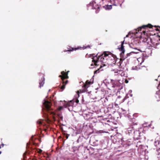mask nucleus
Masks as SVG:
<instances>
[{
	"mask_svg": "<svg viewBox=\"0 0 160 160\" xmlns=\"http://www.w3.org/2000/svg\"><path fill=\"white\" fill-rule=\"evenodd\" d=\"M153 27V26L150 24L143 25L137 29L134 33L135 34H139L138 37L143 38V41L144 42H146L152 47L156 48L158 45L157 41L154 38L152 39L149 37L151 34L150 32H148V28H151Z\"/></svg>",
	"mask_w": 160,
	"mask_h": 160,
	"instance_id": "f257e3e1",
	"label": "nucleus"
},
{
	"mask_svg": "<svg viewBox=\"0 0 160 160\" xmlns=\"http://www.w3.org/2000/svg\"><path fill=\"white\" fill-rule=\"evenodd\" d=\"M108 52H104L100 56H99L97 57V55L96 56L93 57L92 58V62H94V64L95 66L97 65V63L99 62V60L100 59V61H102V59H104V58H105L106 59H108V57L111 58V60H114V58L111 54H109Z\"/></svg>",
	"mask_w": 160,
	"mask_h": 160,
	"instance_id": "f03ea898",
	"label": "nucleus"
},
{
	"mask_svg": "<svg viewBox=\"0 0 160 160\" xmlns=\"http://www.w3.org/2000/svg\"><path fill=\"white\" fill-rule=\"evenodd\" d=\"M124 42V40L122 42L121 47L118 48V49H119V50L121 51V53L120 54L121 58L120 59L119 62H118V66L119 68H120L122 69H124V66L122 65V62L128 56H129L130 54V53L127 54V57H125V58L122 56V55L125 52V50L124 49V46H123Z\"/></svg>",
	"mask_w": 160,
	"mask_h": 160,
	"instance_id": "7ed1b4c3",
	"label": "nucleus"
},
{
	"mask_svg": "<svg viewBox=\"0 0 160 160\" xmlns=\"http://www.w3.org/2000/svg\"><path fill=\"white\" fill-rule=\"evenodd\" d=\"M69 72V71H68L66 72H65L64 71H62L61 72L62 75H60L59 76V77L61 78L62 81V85L61 87V89H62L63 90L65 88L66 84L68 83V80H65L68 78L69 77L68 76V74Z\"/></svg>",
	"mask_w": 160,
	"mask_h": 160,
	"instance_id": "20e7f679",
	"label": "nucleus"
},
{
	"mask_svg": "<svg viewBox=\"0 0 160 160\" xmlns=\"http://www.w3.org/2000/svg\"><path fill=\"white\" fill-rule=\"evenodd\" d=\"M137 125V123L136 122L134 124L133 123L132 124H131L130 126L131 128H128V131L129 133H132V132H133L134 134V138L137 139H138L140 137V135L139 132V131L137 130L135 131L134 129L135 128L133 126V125Z\"/></svg>",
	"mask_w": 160,
	"mask_h": 160,
	"instance_id": "39448f33",
	"label": "nucleus"
},
{
	"mask_svg": "<svg viewBox=\"0 0 160 160\" xmlns=\"http://www.w3.org/2000/svg\"><path fill=\"white\" fill-rule=\"evenodd\" d=\"M52 105L51 103L47 100H44V102H43V106L44 107L45 109L48 111H49L51 110V107Z\"/></svg>",
	"mask_w": 160,
	"mask_h": 160,
	"instance_id": "423d86ee",
	"label": "nucleus"
},
{
	"mask_svg": "<svg viewBox=\"0 0 160 160\" xmlns=\"http://www.w3.org/2000/svg\"><path fill=\"white\" fill-rule=\"evenodd\" d=\"M88 8L91 7L92 9H97L98 10L99 9V6L97 4L96 2L94 1H93L92 2H90L88 5Z\"/></svg>",
	"mask_w": 160,
	"mask_h": 160,
	"instance_id": "0eeeda50",
	"label": "nucleus"
},
{
	"mask_svg": "<svg viewBox=\"0 0 160 160\" xmlns=\"http://www.w3.org/2000/svg\"><path fill=\"white\" fill-rule=\"evenodd\" d=\"M92 84V82L90 81H89L88 80H87L85 83L83 85L82 87L83 88V89L82 90L83 92H85L87 91V89L89 87L90 85Z\"/></svg>",
	"mask_w": 160,
	"mask_h": 160,
	"instance_id": "6e6552de",
	"label": "nucleus"
},
{
	"mask_svg": "<svg viewBox=\"0 0 160 160\" xmlns=\"http://www.w3.org/2000/svg\"><path fill=\"white\" fill-rule=\"evenodd\" d=\"M44 78H42L41 79V80L39 82V87L41 88L42 87L44 83Z\"/></svg>",
	"mask_w": 160,
	"mask_h": 160,
	"instance_id": "1a4fd4ad",
	"label": "nucleus"
},
{
	"mask_svg": "<svg viewBox=\"0 0 160 160\" xmlns=\"http://www.w3.org/2000/svg\"><path fill=\"white\" fill-rule=\"evenodd\" d=\"M78 49V48H69L67 50H65L64 51V52H68V51H72L74 50H77Z\"/></svg>",
	"mask_w": 160,
	"mask_h": 160,
	"instance_id": "9d476101",
	"label": "nucleus"
},
{
	"mask_svg": "<svg viewBox=\"0 0 160 160\" xmlns=\"http://www.w3.org/2000/svg\"><path fill=\"white\" fill-rule=\"evenodd\" d=\"M105 66V64H102V65L100 66V68H98L97 70L95 71L94 72V73H99V70L101 68H102V67Z\"/></svg>",
	"mask_w": 160,
	"mask_h": 160,
	"instance_id": "9b49d317",
	"label": "nucleus"
},
{
	"mask_svg": "<svg viewBox=\"0 0 160 160\" xmlns=\"http://www.w3.org/2000/svg\"><path fill=\"white\" fill-rule=\"evenodd\" d=\"M73 104V102L72 101H70L67 103L68 106H72Z\"/></svg>",
	"mask_w": 160,
	"mask_h": 160,
	"instance_id": "f8f14e48",
	"label": "nucleus"
},
{
	"mask_svg": "<svg viewBox=\"0 0 160 160\" xmlns=\"http://www.w3.org/2000/svg\"><path fill=\"white\" fill-rule=\"evenodd\" d=\"M72 152L74 153H75L76 152L78 151V149L76 147H73L72 148Z\"/></svg>",
	"mask_w": 160,
	"mask_h": 160,
	"instance_id": "ddd939ff",
	"label": "nucleus"
},
{
	"mask_svg": "<svg viewBox=\"0 0 160 160\" xmlns=\"http://www.w3.org/2000/svg\"><path fill=\"white\" fill-rule=\"evenodd\" d=\"M134 44H136L137 45H138V44H139V42L137 41H133V42L130 45L131 47V45H133Z\"/></svg>",
	"mask_w": 160,
	"mask_h": 160,
	"instance_id": "4468645a",
	"label": "nucleus"
},
{
	"mask_svg": "<svg viewBox=\"0 0 160 160\" xmlns=\"http://www.w3.org/2000/svg\"><path fill=\"white\" fill-rule=\"evenodd\" d=\"M156 98V101L157 102H160V96L159 95L157 94Z\"/></svg>",
	"mask_w": 160,
	"mask_h": 160,
	"instance_id": "2eb2a0df",
	"label": "nucleus"
},
{
	"mask_svg": "<svg viewBox=\"0 0 160 160\" xmlns=\"http://www.w3.org/2000/svg\"><path fill=\"white\" fill-rule=\"evenodd\" d=\"M58 116L59 118V121H60V120L63 121V117L61 115H60V114H58Z\"/></svg>",
	"mask_w": 160,
	"mask_h": 160,
	"instance_id": "dca6fc26",
	"label": "nucleus"
},
{
	"mask_svg": "<svg viewBox=\"0 0 160 160\" xmlns=\"http://www.w3.org/2000/svg\"><path fill=\"white\" fill-rule=\"evenodd\" d=\"M112 8V5H107L106 6V9L108 10H110Z\"/></svg>",
	"mask_w": 160,
	"mask_h": 160,
	"instance_id": "f3484780",
	"label": "nucleus"
},
{
	"mask_svg": "<svg viewBox=\"0 0 160 160\" xmlns=\"http://www.w3.org/2000/svg\"><path fill=\"white\" fill-rule=\"evenodd\" d=\"M37 123L39 125H40L42 124V121L41 120H38L37 121Z\"/></svg>",
	"mask_w": 160,
	"mask_h": 160,
	"instance_id": "a211bd4d",
	"label": "nucleus"
},
{
	"mask_svg": "<svg viewBox=\"0 0 160 160\" xmlns=\"http://www.w3.org/2000/svg\"><path fill=\"white\" fill-rule=\"evenodd\" d=\"M118 2L120 4V6L121 7L122 4L123 2V0H115Z\"/></svg>",
	"mask_w": 160,
	"mask_h": 160,
	"instance_id": "6ab92c4d",
	"label": "nucleus"
},
{
	"mask_svg": "<svg viewBox=\"0 0 160 160\" xmlns=\"http://www.w3.org/2000/svg\"><path fill=\"white\" fill-rule=\"evenodd\" d=\"M63 107L62 106H60L58 107V110H61L62 108Z\"/></svg>",
	"mask_w": 160,
	"mask_h": 160,
	"instance_id": "aec40b11",
	"label": "nucleus"
},
{
	"mask_svg": "<svg viewBox=\"0 0 160 160\" xmlns=\"http://www.w3.org/2000/svg\"><path fill=\"white\" fill-rule=\"evenodd\" d=\"M86 117H87V118H86V119H88L90 118V115H89L86 114Z\"/></svg>",
	"mask_w": 160,
	"mask_h": 160,
	"instance_id": "412c9836",
	"label": "nucleus"
},
{
	"mask_svg": "<svg viewBox=\"0 0 160 160\" xmlns=\"http://www.w3.org/2000/svg\"><path fill=\"white\" fill-rule=\"evenodd\" d=\"M122 70H120L117 71V72L115 71V72H114L115 73H118V71L120 72V71H122Z\"/></svg>",
	"mask_w": 160,
	"mask_h": 160,
	"instance_id": "4be33fe9",
	"label": "nucleus"
},
{
	"mask_svg": "<svg viewBox=\"0 0 160 160\" xmlns=\"http://www.w3.org/2000/svg\"><path fill=\"white\" fill-rule=\"evenodd\" d=\"M127 98H126V97H125L123 99V102H124L125 99H126Z\"/></svg>",
	"mask_w": 160,
	"mask_h": 160,
	"instance_id": "5701e85b",
	"label": "nucleus"
},
{
	"mask_svg": "<svg viewBox=\"0 0 160 160\" xmlns=\"http://www.w3.org/2000/svg\"><path fill=\"white\" fill-rule=\"evenodd\" d=\"M154 27H156H156H158V28H160V26H154Z\"/></svg>",
	"mask_w": 160,
	"mask_h": 160,
	"instance_id": "b1692460",
	"label": "nucleus"
},
{
	"mask_svg": "<svg viewBox=\"0 0 160 160\" xmlns=\"http://www.w3.org/2000/svg\"><path fill=\"white\" fill-rule=\"evenodd\" d=\"M26 155V154L25 153H24L23 155V157H24V158H25Z\"/></svg>",
	"mask_w": 160,
	"mask_h": 160,
	"instance_id": "393cba45",
	"label": "nucleus"
},
{
	"mask_svg": "<svg viewBox=\"0 0 160 160\" xmlns=\"http://www.w3.org/2000/svg\"><path fill=\"white\" fill-rule=\"evenodd\" d=\"M107 0H101V1H102V2H104V1H105V2H106V1H107Z\"/></svg>",
	"mask_w": 160,
	"mask_h": 160,
	"instance_id": "a878e982",
	"label": "nucleus"
},
{
	"mask_svg": "<svg viewBox=\"0 0 160 160\" xmlns=\"http://www.w3.org/2000/svg\"><path fill=\"white\" fill-rule=\"evenodd\" d=\"M125 82L126 83H127L128 82V81L127 80H126Z\"/></svg>",
	"mask_w": 160,
	"mask_h": 160,
	"instance_id": "bb28decb",
	"label": "nucleus"
},
{
	"mask_svg": "<svg viewBox=\"0 0 160 160\" xmlns=\"http://www.w3.org/2000/svg\"><path fill=\"white\" fill-rule=\"evenodd\" d=\"M66 139H68V135H67L66 136Z\"/></svg>",
	"mask_w": 160,
	"mask_h": 160,
	"instance_id": "cd10ccee",
	"label": "nucleus"
},
{
	"mask_svg": "<svg viewBox=\"0 0 160 160\" xmlns=\"http://www.w3.org/2000/svg\"><path fill=\"white\" fill-rule=\"evenodd\" d=\"M155 30L157 31H159V30L158 28H156L155 29Z\"/></svg>",
	"mask_w": 160,
	"mask_h": 160,
	"instance_id": "c85d7f7f",
	"label": "nucleus"
},
{
	"mask_svg": "<svg viewBox=\"0 0 160 160\" xmlns=\"http://www.w3.org/2000/svg\"><path fill=\"white\" fill-rule=\"evenodd\" d=\"M87 47L88 48H90V46H87Z\"/></svg>",
	"mask_w": 160,
	"mask_h": 160,
	"instance_id": "c756f323",
	"label": "nucleus"
},
{
	"mask_svg": "<svg viewBox=\"0 0 160 160\" xmlns=\"http://www.w3.org/2000/svg\"><path fill=\"white\" fill-rule=\"evenodd\" d=\"M132 48H134V49H135L137 48V47H132Z\"/></svg>",
	"mask_w": 160,
	"mask_h": 160,
	"instance_id": "7c9ffc66",
	"label": "nucleus"
},
{
	"mask_svg": "<svg viewBox=\"0 0 160 160\" xmlns=\"http://www.w3.org/2000/svg\"><path fill=\"white\" fill-rule=\"evenodd\" d=\"M77 93L78 94L79 93V91H77Z\"/></svg>",
	"mask_w": 160,
	"mask_h": 160,
	"instance_id": "2f4dec72",
	"label": "nucleus"
},
{
	"mask_svg": "<svg viewBox=\"0 0 160 160\" xmlns=\"http://www.w3.org/2000/svg\"><path fill=\"white\" fill-rule=\"evenodd\" d=\"M79 102V101L78 100V101H77V102Z\"/></svg>",
	"mask_w": 160,
	"mask_h": 160,
	"instance_id": "473e14b6",
	"label": "nucleus"
},
{
	"mask_svg": "<svg viewBox=\"0 0 160 160\" xmlns=\"http://www.w3.org/2000/svg\"><path fill=\"white\" fill-rule=\"evenodd\" d=\"M79 102V101L78 100V101H77V102Z\"/></svg>",
	"mask_w": 160,
	"mask_h": 160,
	"instance_id": "72a5a7b5",
	"label": "nucleus"
}]
</instances>
